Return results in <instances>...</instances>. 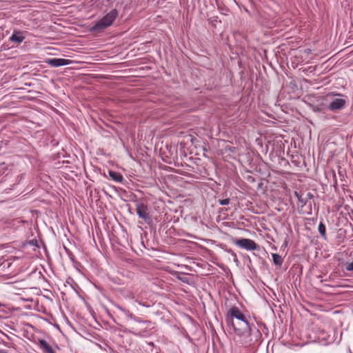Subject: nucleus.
Here are the masks:
<instances>
[{
  "label": "nucleus",
  "mask_w": 353,
  "mask_h": 353,
  "mask_svg": "<svg viewBox=\"0 0 353 353\" xmlns=\"http://www.w3.org/2000/svg\"><path fill=\"white\" fill-rule=\"evenodd\" d=\"M130 319L131 320H134V321H135L137 322H139V323L141 322V319L139 318H138V317H136V316H135V319Z\"/></svg>",
  "instance_id": "obj_19"
},
{
  "label": "nucleus",
  "mask_w": 353,
  "mask_h": 353,
  "mask_svg": "<svg viewBox=\"0 0 353 353\" xmlns=\"http://www.w3.org/2000/svg\"><path fill=\"white\" fill-rule=\"evenodd\" d=\"M38 345L43 353H56L53 347L44 339H39Z\"/></svg>",
  "instance_id": "obj_10"
},
{
  "label": "nucleus",
  "mask_w": 353,
  "mask_h": 353,
  "mask_svg": "<svg viewBox=\"0 0 353 353\" xmlns=\"http://www.w3.org/2000/svg\"><path fill=\"white\" fill-rule=\"evenodd\" d=\"M12 265L11 259L0 258V274L3 275L11 274Z\"/></svg>",
  "instance_id": "obj_6"
},
{
  "label": "nucleus",
  "mask_w": 353,
  "mask_h": 353,
  "mask_svg": "<svg viewBox=\"0 0 353 353\" xmlns=\"http://www.w3.org/2000/svg\"><path fill=\"white\" fill-rule=\"evenodd\" d=\"M346 101L342 98H334L328 105L327 108L331 111L341 110L345 105Z\"/></svg>",
  "instance_id": "obj_7"
},
{
  "label": "nucleus",
  "mask_w": 353,
  "mask_h": 353,
  "mask_svg": "<svg viewBox=\"0 0 353 353\" xmlns=\"http://www.w3.org/2000/svg\"><path fill=\"white\" fill-rule=\"evenodd\" d=\"M232 327L238 336L250 335L251 328L248 320L233 321V324H228Z\"/></svg>",
  "instance_id": "obj_2"
},
{
  "label": "nucleus",
  "mask_w": 353,
  "mask_h": 353,
  "mask_svg": "<svg viewBox=\"0 0 353 353\" xmlns=\"http://www.w3.org/2000/svg\"><path fill=\"white\" fill-rule=\"evenodd\" d=\"M47 63L52 67H59L63 65H67L72 63L71 60L61 59V58H52L47 61Z\"/></svg>",
  "instance_id": "obj_9"
},
{
  "label": "nucleus",
  "mask_w": 353,
  "mask_h": 353,
  "mask_svg": "<svg viewBox=\"0 0 353 353\" xmlns=\"http://www.w3.org/2000/svg\"><path fill=\"white\" fill-rule=\"evenodd\" d=\"M345 268L347 271H353V261L347 263Z\"/></svg>",
  "instance_id": "obj_17"
},
{
  "label": "nucleus",
  "mask_w": 353,
  "mask_h": 353,
  "mask_svg": "<svg viewBox=\"0 0 353 353\" xmlns=\"http://www.w3.org/2000/svg\"><path fill=\"white\" fill-rule=\"evenodd\" d=\"M272 256L274 265L281 267L283 262V259L281 256L278 254L273 253L272 254Z\"/></svg>",
  "instance_id": "obj_13"
},
{
  "label": "nucleus",
  "mask_w": 353,
  "mask_h": 353,
  "mask_svg": "<svg viewBox=\"0 0 353 353\" xmlns=\"http://www.w3.org/2000/svg\"><path fill=\"white\" fill-rule=\"evenodd\" d=\"M248 320L243 312L236 306L230 308L225 314V321L227 324H233V321Z\"/></svg>",
  "instance_id": "obj_3"
},
{
  "label": "nucleus",
  "mask_w": 353,
  "mask_h": 353,
  "mask_svg": "<svg viewBox=\"0 0 353 353\" xmlns=\"http://www.w3.org/2000/svg\"><path fill=\"white\" fill-rule=\"evenodd\" d=\"M136 211L139 218L142 219L145 223H150L152 221L151 216L148 213L149 208L147 204L137 203L136 204Z\"/></svg>",
  "instance_id": "obj_4"
},
{
  "label": "nucleus",
  "mask_w": 353,
  "mask_h": 353,
  "mask_svg": "<svg viewBox=\"0 0 353 353\" xmlns=\"http://www.w3.org/2000/svg\"><path fill=\"white\" fill-rule=\"evenodd\" d=\"M109 174L112 179L116 182H121L123 180V176L119 172L110 171Z\"/></svg>",
  "instance_id": "obj_12"
},
{
  "label": "nucleus",
  "mask_w": 353,
  "mask_h": 353,
  "mask_svg": "<svg viewBox=\"0 0 353 353\" xmlns=\"http://www.w3.org/2000/svg\"><path fill=\"white\" fill-rule=\"evenodd\" d=\"M25 32L19 30H14L12 35L9 38V41L17 45L21 43L25 39Z\"/></svg>",
  "instance_id": "obj_8"
},
{
  "label": "nucleus",
  "mask_w": 353,
  "mask_h": 353,
  "mask_svg": "<svg viewBox=\"0 0 353 353\" xmlns=\"http://www.w3.org/2000/svg\"><path fill=\"white\" fill-rule=\"evenodd\" d=\"M230 202V199H219V203L221 205H228Z\"/></svg>",
  "instance_id": "obj_15"
},
{
  "label": "nucleus",
  "mask_w": 353,
  "mask_h": 353,
  "mask_svg": "<svg viewBox=\"0 0 353 353\" xmlns=\"http://www.w3.org/2000/svg\"><path fill=\"white\" fill-rule=\"evenodd\" d=\"M136 302L138 303V304H139V305H141L142 306L148 307V305H146L145 303H142L141 302L138 301L137 300H136Z\"/></svg>",
  "instance_id": "obj_20"
},
{
  "label": "nucleus",
  "mask_w": 353,
  "mask_h": 353,
  "mask_svg": "<svg viewBox=\"0 0 353 353\" xmlns=\"http://www.w3.org/2000/svg\"><path fill=\"white\" fill-rule=\"evenodd\" d=\"M234 243L238 247L243 248L246 250H256L259 248V245L252 239H239L234 241Z\"/></svg>",
  "instance_id": "obj_5"
},
{
  "label": "nucleus",
  "mask_w": 353,
  "mask_h": 353,
  "mask_svg": "<svg viewBox=\"0 0 353 353\" xmlns=\"http://www.w3.org/2000/svg\"><path fill=\"white\" fill-rule=\"evenodd\" d=\"M118 14L119 12L116 9L110 10L90 28V31L95 33L103 32L105 29L109 28L113 24V22L117 18Z\"/></svg>",
  "instance_id": "obj_1"
},
{
  "label": "nucleus",
  "mask_w": 353,
  "mask_h": 353,
  "mask_svg": "<svg viewBox=\"0 0 353 353\" xmlns=\"http://www.w3.org/2000/svg\"><path fill=\"white\" fill-rule=\"evenodd\" d=\"M295 194H296V196L298 197L299 202H301L302 203V206L305 205V202L303 201V200L298 195V194L296 192Z\"/></svg>",
  "instance_id": "obj_18"
},
{
  "label": "nucleus",
  "mask_w": 353,
  "mask_h": 353,
  "mask_svg": "<svg viewBox=\"0 0 353 353\" xmlns=\"http://www.w3.org/2000/svg\"><path fill=\"white\" fill-rule=\"evenodd\" d=\"M115 307L121 312L128 319H135V316L132 314L128 310L119 305H116Z\"/></svg>",
  "instance_id": "obj_11"
},
{
  "label": "nucleus",
  "mask_w": 353,
  "mask_h": 353,
  "mask_svg": "<svg viewBox=\"0 0 353 353\" xmlns=\"http://www.w3.org/2000/svg\"><path fill=\"white\" fill-rule=\"evenodd\" d=\"M318 230H319V232L320 233V234L321 235V236L325 238L326 228H325V225L322 222H321L319 223V225L318 226Z\"/></svg>",
  "instance_id": "obj_14"
},
{
  "label": "nucleus",
  "mask_w": 353,
  "mask_h": 353,
  "mask_svg": "<svg viewBox=\"0 0 353 353\" xmlns=\"http://www.w3.org/2000/svg\"><path fill=\"white\" fill-rule=\"evenodd\" d=\"M228 252L230 253L233 256L234 260L235 261H238L236 254V253L233 250L230 249V250H228Z\"/></svg>",
  "instance_id": "obj_16"
}]
</instances>
